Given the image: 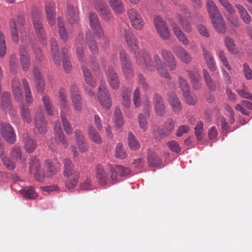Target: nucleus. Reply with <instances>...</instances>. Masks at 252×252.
<instances>
[{
    "mask_svg": "<svg viewBox=\"0 0 252 252\" xmlns=\"http://www.w3.org/2000/svg\"><path fill=\"white\" fill-rule=\"evenodd\" d=\"M33 74L36 80V87L39 93H43L45 89V82L43 76L39 69L34 66L33 67Z\"/></svg>",
    "mask_w": 252,
    "mask_h": 252,
    "instance_id": "393cba45",
    "label": "nucleus"
},
{
    "mask_svg": "<svg viewBox=\"0 0 252 252\" xmlns=\"http://www.w3.org/2000/svg\"><path fill=\"white\" fill-rule=\"evenodd\" d=\"M82 69L85 82L90 87H95L96 86V82L93 78L90 71L84 65H82Z\"/></svg>",
    "mask_w": 252,
    "mask_h": 252,
    "instance_id": "e433bc0d",
    "label": "nucleus"
},
{
    "mask_svg": "<svg viewBox=\"0 0 252 252\" xmlns=\"http://www.w3.org/2000/svg\"><path fill=\"white\" fill-rule=\"evenodd\" d=\"M19 56L22 69L24 71L28 70L30 66V56L25 46L21 45L20 47Z\"/></svg>",
    "mask_w": 252,
    "mask_h": 252,
    "instance_id": "2eb2a0df",
    "label": "nucleus"
},
{
    "mask_svg": "<svg viewBox=\"0 0 252 252\" xmlns=\"http://www.w3.org/2000/svg\"><path fill=\"white\" fill-rule=\"evenodd\" d=\"M203 55L205 62L211 71H215L217 66L215 63L214 58L211 53L204 47H202Z\"/></svg>",
    "mask_w": 252,
    "mask_h": 252,
    "instance_id": "7c9ffc66",
    "label": "nucleus"
},
{
    "mask_svg": "<svg viewBox=\"0 0 252 252\" xmlns=\"http://www.w3.org/2000/svg\"><path fill=\"white\" fill-rule=\"evenodd\" d=\"M45 171L42 174L46 177H51L55 175L57 172V169L55 166L53 162L50 159H46L44 163Z\"/></svg>",
    "mask_w": 252,
    "mask_h": 252,
    "instance_id": "72a5a7b5",
    "label": "nucleus"
},
{
    "mask_svg": "<svg viewBox=\"0 0 252 252\" xmlns=\"http://www.w3.org/2000/svg\"><path fill=\"white\" fill-rule=\"evenodd\" d=\"M124 32L125 38L128 48L131 52L136 54L139 46L135 36L129 28L126 29Z\"/></svg>",
    "mask_w": 252,
    "mask_h": 252,
    "instance_id": "f8f14e48",
    "label": "nucleus"
},
{
    "mask_svg": "<svg viewBox=\"0 0 252 252\" xmlns=\"http://www.w3.org/2000/svg\"><path fill=\"white\" fill-rule=\"evenodd\" d=\"M133 104L136 107H139L141 105L140 98V91L139 87H137L133 94Z\"/></svg>",
    "mask_w": 252,
    "mask_h": 252,
    "instance_id": "774afa93",
    "label": "nucleus"
},
{
    "mask_svg": "<svg viewBox=\"0 0 252 252\" xmlns=\"http://www.w3.org/2000/svg\"><path fill=\"white\" fill-rule=\"evenodd\" d=\"M118 174L121 177L127 176L130 174V170L128 167L115 165L110 166L106 173L102 165H96L95 177L101 186L109 187L118 182Z\"/></svg>",
    "mask_w": 252,
    "mask_h": 252,
    "instance_id": "f257e3e1",
    "label": "nucleus"
},
{
    "mask_svg": "<svg viewBox=\"0 0 252 252\" xmlns=\"http://www.w3.org/2000/svg\"><path fill=\"white\" fill-rule=\"evenodd\" d=\"M75 174H79V173L75 170L72 161L69 158L64 159L63 160V175L66 177Z\"/></svg>",
    "mask_w": 252,
    "mask_h": 252,
    "instance_id": "2f4dec72",
    "label": "nucleus"
},
{
    "mask_svg": "<svg viewBox=\"0 0 252 252\" xmlns=\"http://www.w3.org/2000/svg\"><path fill=\"white\" fill-rule=\"evenodd\" d=\"M172 30L177 38L185 45L189 44V40L184 33L181 31L179 26L175 23L173 22L171 24Z\"/></svg>",
    "mask_w": 252,
    "mask_h": 252,
    "instance_id": "bb28decb",
    "label": "nucleus"
},
{
    "mask_svg": "<svg viewBox=\"0 0 252 252\" xmlns=\"http://www.w3.org/2000/svg\"><path fill=\"white\" fill-rule=\"evenodd\" d=\"M45 13L49 24L53 26L56 23V13L55 3L49 2L45 5Z\"/></svg>",
    "mask_w": 252,
    "mask_h": 252,
    "instance_id": "aec40b11",
    "label": "nucleus"
},
{
    "mask_svg": "<svg viewBox=\"0 0 252 252\" xmlns=\"http://www.w3.org/2000/svg\"><path fill=\"white\" fill-rule=\"evenodd\" d=\"M106 75L110 86L114 90H117L120 86V80L113 67H108Z\"/></svg>",
    "mask_w": 252,
    "mask_h": 252,
    "instance_id": "a211bd4d",
    "label": "nucleus"
},
{
    "mask_svg": "<svg viewBox=\"0 0 252 252\" xmlns=\"http://www.w3.org/2000/svg\"><path fill=\"white\" fill-rule=\"evenodd\" d=\"M41 13L38 11H34L32 13V22L35 31L42 44L46 45L47 42L42 24L39 20L41 18Z\"/></svg>",
    "mask_w": 252,
    "mask_h": 252,
    "instance_id": "20e7f679",
    "label": "nucleus"
},
{
    "mask_svg": "<svg viewBox=\"0 0 252 252\" xmlns=\"http://www.w3.org/2000/svg\"><path fill=\"white\" fill-rule=\"evenodd\" d=\"M127 13L131 25L137 30H141L144 26V22L137 10L131 8L128 10Z\"/></svg>",
    "mask_w": 252,
    "mask_h": 252,
    "instance_id": "1a4fd4ad",
    "label": "nucleus"
},
{
    "mask_svg": "<svg viewBox=\"0 0 252 252\" xmlns=\"http://www.w3.org/2000/svg\"><path fill=\"white\" fill-rule=\"evenodd\" d=\"M148 117H146L144 116L143 114L140 113L139 114L138 116V122L139 126L141 128H142L144 131H145L148 126V123L147 121V118Z\"/></svg>",
    "mask_w": 252,
    "mask_h": 252,
    "instance_id": "0e129e2a",
    "label": "nucleus"
},
{
    "mask_svg": "<svg viewBox=\"0 0 252 252\" xmlns=\"http://www.w3.org/2000/svg\"><path fill=\"white\" fill-rule=\"evenodd\" d=\"M167 99L174 112L178 113L182 110V103L180 99L174 93L169 94Z\"/></svg>",
    "mask_w": 252,
    "mask_h": 252,
    "instance_id": "4be33fe9",
    "label": "nucleus"
},
{
    "mask_svg": "<svg viewBox=\"0 0 252 252\" xmlns=\"http://www.w3.org/2000/svg\"><path fill=\"white\" fill-rule=\"evenodd\" d=\"M54 135L56 139L61 143L64 148H66L69 144L67 140L63 131L60 122H56L54 126Z\"/></svg>",
    "mask_w": 252,
    "mask_h": 252,
    "instance_id": "f3484780",
    "label": "nucleus"
},
{
    "mask_svg": "<svg viewBox=\"0 0 252 252\" xmlns=\"http://www.w3.org/2000/svg\"><path fill=\"white\" fill-rule=\"evenodd\" d=\"M218 1L224 8L223 11L224 16L235 14V10L233 6L227 0H218Z\"/></svg>",
    "mask_w": 252,
    "mask_h": 252,
    "instance_id": "58836bf2",
    "label": "nucleus"
},
{
    "mask_svg": "<svg viewBox=\"0 0 252 252\" xmlns=\"http://www.w3.org/2000/svg\"><path fill=\"white\" fill-rule=\"evenodd\" d=\"M11 98L10 93L4 92L2 93L0 105L3 108H7L10 105Z\"/></svg>",
    "mask_w": 252,
    "mask_h": 252,
    "instance_id": "603ef678",
    "label": "nucleus"
},
{
    "mask_svg": "<svg viewBox=\"0 0 252 252\" xmlns=\"http://www.w3.org/2000/svg\"><path fill=\"white\" fill-rule=\"evenodd\" d=\"M4 166L9 170H13L15 167V163L5 155L1 158Z\"/></svg>",
    "mask_w": 252,
    "mask_h": 252,
    "instance_id": "680f3d73",
    "label": "nucleus"
},
{
    "mask_svg": "<svg viewBox=\"0 0 252 252\" xmlns=\"http://www.w3.org/2000/svg\"><path fill=\"white\" fill-rule=\"evenodd\" d=\"M173 51L182 62L188 64L191 62V55L183 47L175 46L173 48Z\"/></svg>",
    "mask_w": 252,
    "mask_h": 252,
    "instance_id": "dca6fc26",
    "label": "nucleus"
},
{
    "mask_svg": "<svg viewBox=\"0 0 252 252\" xmlns=\"http://www.w3.org/2000/svg\"><path fill=\"white\" fill-rule=\"evenodd\" d=\"M58 97L59 99L61 111L69 112L70 106L67 100L66 90L63 88H61L58 92Z\"/></svg>",
    "mask_w": 252,
    "mask_h": 252,
    "instance_id": "412c9836",
    "label": "nucleus"
},
{
    "mask_svg": "<svg viewBox=\"0 0 252 252\" xmlns=\"http://www.w3.org/2000/svg\"><path fill=\"white\" fill-rule=\"evenodd\" d=\"M21 194L26 198L35 199L37 197V194L32 187L23 189L20 190Z\"/></svg>",
    "mask_w": 252,
    "mask_h": 252,
    "instance_id": "a19ab883",
    "label": "nucleus"
},
{
    "mask_svg": "<svg viewBox=\"0 0 252 252\" xmlns=\"http://www.w3.org/2000/svg\"><path fill=\"white\" fill-rule=\"evenodd\" d=\"M30 171L34 175L36 180L42 182L44 180V176L42 174L40 160L36 157H32L30 163Z\"/></svg>",
    "mask_w": 252,
    "mask_h": 252,
    "instance_id": "6e6552de",
    "label": "nucleus"
},
{
    "mask_svg": "<svg viewBox=\"0 0 252 252\" xmlns=\"http://www.w3.org/2000/svg\"><path fill=\"white\" fill-rule=\"evenodd\" d=\"M203 74L205 80V82H206L208 87H209L212 90L215 89L216 88L215 84L212 81L209 72L207 71L206 69H203Z\"/></svg>",
    "mask_w": 252,
    "mask_h": 252,
    "instance_id": "13d9d810",
    "label": "nucleus"
},
{
    "mask_svg": "<svg viewBox=\"0 0 252 252\" xmlns=\"http://www.w3.org/2000/svg\"><path fill=\"white\" fill-rule=\"evenodd\" d=\"M67 179L65 183L66 188L72 189L76 187L78 181L79 174H75L70 176H66Z\"/></svg>",
    "mask_w": 252,
    "mask_h": 252,
    "instance_id": "79ce46f5",
    "label": "nucleus"
},
{
    "mask_svg": "<svg viewBox=\"0 0 252 252\" xmlns=\"http://www.w3.org/2000/svg\"><path fill=\"white\" fill-rule=\"evenodd\" d=\"M87 131L89 138L91 141L96 144H101L102 143L100 135L92 125L88 126Z\"/></svg>",
    "mask_w": 252,
    "mask_h": 252,
    "instance_id": "c85d7f7f",
    "label": "nucleus"
},
{
    "mask_svg": "<svg viewBox=\"0 0 252 252\" xmlns=\"http://www.w3.org/2000/svg\"><path fill=\"white\" fill-rule=\"evenodd\" d=\"M67 112L61 111V116L64 130L67 134H70L72 132V128L70 123L65 117V113Z\"/></svg>",
    "mask_w": 252,
    "mask_h": 252,
    "instance_id": "09e8293b",
    "label": "nucleus"
},
{
    "mask_svg": "<svg viewBox=\"0 0 252 252\" xmlns=\"http://www.w3.org/2000/svg\"><path fill=\"white\" fill-rule=\"evenodd\" d=\"M1 133L4 139L8 143L13 144L16 141V134L11 125L4 123L1 126Z\"/></svg>",
    "mask_w": 252,
    "mask_h": 252,
    "instance_id": "ddd939ff",
    "label": "nucleus"
},
{
    "mask_svg": "<svg viewBox=\"0 0 252 252\" xmlns=\"http://www.w3.org/2000/svg\"><path fill=\"white\" fill-rule=\"evenodd\" d=\"M97 97L101 105L104 108L109 109L112 105V101L106 83L100 81L97 92Z\"/></svg>",
    "mask_w": 252,
    "mask_h": 252,
    "instance_id": "7ed1b4c3",
    "label": "nucleus"
},
{
    "mask_svg": "<svg viewBox=\"0 0 252 252\" xmlns=\"http://www.w3.org/2000/svg\"><path fill=\"white\" fill-rule=\"evenodd\" d=\"M6 50L5 37L3 33L0 32V58H2L6 55Z\"/></svg>",
    "mask_w": 252,
    "mask_h": 252,
    "instance_id": "5fc2aeb1",
    "label": "nucleus"
},
{
    "mask_svg": "<svg viewBox=\"0 0 252 252\" xmlns=\"http://www.w3.org/2000/svg\"><path fill=\"white\" fill-rule=\"evenodd\" d=\"M155 26L157 32L163 39L167 40L170 37V32L165 21L159 16L154 17Z\"/></svg>",
    "mask_w": 252,
    "mask_h": 252,
    "instance_id": "423d86ee",
    "label": "nucleus"
},
{
    "mask_svg": "<svg viewBox=\"0 0 252 252\" xmlns=\"http://www.w3.org/2000/svg\"><path fill=\"white\" fill-rule=\"evenodd\" d=\"M113 10L118 14H122L125 10L122 0H108Z\"/></svg>",
    "mask_w": 252,
    "mask_h": 252,
    "instance_id": "4c0bfd02",
    "label": "nucleus"
},
{
    "mask_svg": "<svg viewBox=\"0 0 252 252\" xmlns=\"http://www.w3.org/2000/svg\"><path fill=\"white\" fill-rule=\"evenodd\" d=\"M115 156L117 158L123 159L126 157L125 151L123 149L122 145L118 144L116 147Z\"/></svg>",
    "mask_w": 252,
    "mask_h": 252,
    "instance_id": "69168bd1",
    "label": "nucleus"
},
{
    "mask_svg": "<svg viewBox=\"0 0 252 252\" xmlns=\"http://www.w3.org/2000/svg\"><path fill=\"white\" fill-rule=\"evenodd\" d=\"M11 157L14 159H19L23 166L26 167L27 165V157L23 154L20 146L15 145L11 150L10 153Z\"/></svg>",
    "mask_w": 252,
    "mask_h": 252,
    "instance_id": "b1692460",
    "label": "nucleus"
},
{
    "mask_svg": "<svg viewBox=\"0 0 252 252\" xmlns=\"http://www.w3.org/2000/svg\"><path fill=\"white\" fill-rule=\"evenodd\" d=\"M153 105L156 114L163 117L166 114V106L162 97L158 94H155L153 97Z\"/></svg>",
    "mask_w": 252,
    "mask_h": 252,
    "instance_id": "4468645a",
    "label": "nucleus"
},
{
    "mask_svg": "<svg viewBox=\"0 0 252 252\" xmlns=\"http://www.w3.org/2000/svg\"><path fill=\"white\" fill-rule=\"evenodd\" d=\"M51 49L54 62L56 63H59L60 62V54L59 52V48L57 41L55 38L51 39Z\"/></svg>",
    "mask_w": 252,
    "mask_h": 252,
    "instance_id": "f704fd0d",
    "label": "nucleus"
},
{
    "mask_svg": "<svg viewBox=\"0 0 252 252\" xmlns=\"http://www.w3.org/2000/svg\"><path fill=\"white\" fill-rule=\"evenodd\" d=\"M95 8L104 21H108L111 19V12L106 4L102 3L99 6L95 5Z\"/></svg>",
    "mask_w": 252,
    "mask_h": 252,
    "instance_id": "c756f323",
    "label": "nucleus"
},
{
    "mask_svg": "<svg viewBox=\"0 0 252 252\" xmlns=\"http://www.w3.org/2000/svg\"><path fill=\"white\" fill-rule=\"evenodd\" d=\"M127 141L129 147L131 150H136L140 148L139 141L131 132L128 133Z\"/></svg>",
    "mask_w": 252,
    "mask_h": 252,
    "instance_id": "37998d69",
    "label": "nucleus"
},
{
    "mask_svg": "<svg viewBox=\"0 0 252 252\" xmlns=\"http://www.w3.org/2000/svg\"><path fill=\"white\" fill-rule=\"evenodd\" d=\"M9 28L12 40L15 42H18L19 40V35L17 29V25L15 21L10 20L9 22Z\"/></svg>",
    "mask_w": 252,
    "mask_h": 252,
    "instance_id": "8fccbe9b",
    "label": "nucleus"
},
{
    "mask_svg": "<svg viewBox=\"0 0 252 252\" xmlns=\"http://www.w3.org/2000/svg\"><path fill=\"white\" fill-rule=\"evenodd\" d=\"M20 112L21 117L25 122L28 124L32 122V116L28 106L22 103L20 107Z\"/></svg>",
    "mask_w": 252,
    "mask_h": 252,
    "instance_id": "c9c22d12",
    "label": "nucleus"
},
{
    "mask_svg": "<svg viewBox=\"0 0 252 252\" xmlns=\"http://www.w3.org/2000/svg\"><path fill=\"white\" fill-rule=\"evenodd\" d=\"M203 128V123L201 122H198L194 128L196 137L199 141L202 139Z\"/></svg>",
    "mask_w": 252,
    "mask_h": 252,
    "instance_id": "e2e57ef3",
    "label": "nucleus"
},
{
    "mask_svg": "<svg viewBox=\"0 0 252 252\" xmlns=\"http://www.w3.org/2000/svg\"><path fill=\"white\" fill-rule=\"evenodd\" d=\"M114 122L117 128L121 127L124 124L121 111L119 107H116L115 109Z\"/></svg>",
    "mask_w": 252,
    "mask_h": 252,
    "instance_id": "49530a36",
    "label": "nucleus"
},
{
    "mask_svg": "<svg viewBox=\"0 0 252 252\" xmlns=\"http://www.w3.org/2000/svg\"><path fill=\"white\" fill-rule=\"evenodd\" d=\"M235 7L238 9L242 21L246 24H249L251 21V17L247 12L246 9L240 4H236Z\"/></svg>",
    "mask_w": 252,
    "mask_h": 252,
    "instance_id": "ea45409f",
    "label": "nucleus"
},
{
    "mask_svg": "<svg viewBox=\"0 0 252 252\" xmlns=\"http://www.w3.org/2000/svg\"><path fill=\"white\" fill-rule=\"evenodd\" d=\"M76 54L78 60L82 63H84L86 61V57L84 55V49L83 48L81 43L77 44Z\"/></svg>",
    "mask_w": 252,
    "mask_h": 252,
    "instance_id": "bf43d9fd",
    "label": "nucleus"
},
{
    "mask_svg": "<svg viewBox=\"0 0 252 252\" xmlns=\"http://www.w3.org/2000/svg\"><path fill=\"white\" fill-rule=\"evenodd\" d=\"M188 72L192 82L193 87L195 89H198L200 88L199 82L200 80V76L199 72L197 70L193 71H189Z\"/></svg>",
    "mask_w": 252,
    "mask_h": 252,
    "instance_id": "de8ad7c7",
    "label": "nucleus"
},
{
    "mask_svg": "<svg viewBox=\"0 0 252 252\" xmlns=\"http://www.w3.org/2000/svg\"><path fill=\"white\" fill-rule=\"evenodd\" d=\"M90 26L95 35L102 36L104 35V30L100 23L97 15L94 12L89 14Z\"/></svg>",
    "mask_w": 252,
    "mask_h": 252,
    "instance_id": "9d476101",
    "label": "nucleus"
},
{
    "mask_svg": "<svg viewBox=\"0 0 252 252\" xmlns=\"http://www.w3.org/2000/svg\"><path fill=\"white\" fill-rule=\"evenodd\" d=\"M86 43L90 51L93 54L97 53L98 51V45L92 32L88 30L86 32Z\"/></svg>",
    "mask_w": 252,
    "mask_h": 252,
    "instance_id": "cd10ccee",
    "label": "nucleus"
},
{
    "mask_svg": "<svg viewBox=\"0 0 252 252\" xmlns=\"http://www.w3.org/2000/svg\"><path fill=\"white\" fill-rule=\"evenodd\" d=\"M218 56L223 65L228 69L231 70V68L229 65L227 60L225 56L224 52L222 50H219L218 51Z\"/></svg>",
    "mask_w": 252,
    "mask_h": 252,
    "instance_id": "338daca9",
    "label": "nucleus"
},
{
    "mask_svg": "<svg viewBox=\"0 0 252 252\" xmlns=\"http://www.w3.org/2000/svg\"><path fill=\"white\" fill-rule=\"evenodd\" d=\"M59 32L62 39L66 40L67 39V32L64 28V24L61 18L58 20Z\"/></svg>",
    "mask_w": 252,
    "mask_h": 252,
    "instance_id": "052dcab7",
    "label": "nucleus"
},
{
    "mask_svg": "<svg viewBox=\"0 0 252 252\" xmlns=\"http://www.w3.org/2000/svg\"><path fill=\"white\" fill-rule=\"evenodd\" d=\"M160 54L166 68H168L170 71L175 70L177 67V62L173 54L165 49H162Z\"/></svg>",
    "mask_w": 252,
    "mask_h": 252,
    "instance_id": "9b49d317",
    "label": "nucleus"
},
{
    "mask_svg": "<svg viewBox=\"0 0 252 252\" xmlns=\"http://www.w3.org/2000/svg\"><path fill=\"white\" fill-rule=\"evenodd\" d=\"M123 72L127 78H130L133 74L130 62L121 65Z\"/></svg>",
    "mask_w": 252,
    "mask_h": 252,
    "instance_id": "864d4df0",
    "label": "nucleus"
},
{
    "mask_svg": "<svg viewBox=\"0 0 252 252\" xmlns=\"http://www.w3.org/2000/svg\"><path fill=\"white\" fill-rule=\"evenodd\" d=\"M215 30L219 33H224L226 31V26L221 14L210 19Z\"/></svg>",
    "mask_w": 252,
    "mask_h": 252,
    "instance_id": "a878e982",
    "label": "nucleus"
},
{
    "mask_svg": "<svg viewBox=\"0 0 252 252\" xmlns=\"http://www.w3.org/2000/svg\"><path fill=\"white\" fill-rule=\"evenodd\" d=\"M176 18V19L179 21L182 26V28L186 32L189 33L192 31V27L189 22L183 18L181 14H178Z\"/></svg>",
    "mask_w": 252,
    "mask_h": 252,
    "instance_id": "c03bdc74",
    "label": "nucleus"
},
{
    "mask_svg": "<svg viewBox=\"0 0 252 252\" xmlns=\"http://www.w3.org/2000/svg\"><path fill=\"white\" fill-rule=\"evenodd\" d=\"M22 142L25 150L28 153H32L37 147L36 140L32 138L28 133L23 134Z\"/></svg>",
    "mask_w": 252,
    "mask_h": 252,
    "instance_id": "6ab92c4d",
    "label": "nucleus"
},
{
    "mask_svg": "<svg viewBox=\"0 0 252 252\" xmlns=\"http://www.w3.org/2000/svg\"><path fill=\"white\" fill-rule=\"evenodd\" d=\"M186 102L189 105H195L197 103L196 96L190 91L183 94Z\"/></svg>",
    "mask_w": 252,
    "mask_h": 252,
    "instance_id": "3c124183",
    "label": "nucleus"
},
{
    "mask_svg": "<svg viewBox=\"0 0 252 252\" xmlns=\"http://www.w3.org/2000/svg\"><path fill=\"white\" fill-rule=\"evenodd\" d=\"M22 83L25 94L26 101L28 103H31L32 102L33 98L29 83L27 80L25 79H23L22 80Z\"/></svg>",
    "mask_w": 252,
    "mask_h": 252,
    "instance_id": "a18cd8bd",
    "label": "nucleus"
},
{
    "mask_svg": "<svg viewBox=\"0 0 252 252\" xmlns=\"http://www.w3.org/2000/svg\"><path fill=\"white\" fill-rule=\"evenodd\" d=\"M33 121L36 128L40 133L43 134L46 132L47 123L41 107L34 110Z\"/></svg>",
    "mask_w": 252,
    "mask_h": 252,
    "instance_id": "39448f33",
    "label": "nucleus"
},
{
    "mask_svg": "<svg viewBox=\"0 0 252 252\" xmlns=\"http://www.w3.org/2000/svg\"><path fill=\"white\" fill-rule=\"evenodd\" d=\"M136 63L142 68L153 71L157 69L159 74L166 79L170 78L167 68L159 55L156 54L152 58L148 52H141L135 56Z\"/></svg>",
    "mask_w": 252,
    "mask_h": 252,
    "instance_id": "f03ea898",
    "label": "nucleus"
},
{
    "mask_svg": "<svg viewBox=\"0 0 252 252\" xmlns=\"http://www.w3.org/2000/svg\"><path fill=\"white\" fill-rule=\"evenodd\" d=\"M70 93L74 109L76 111H81L83 108L82 99L78 87L75 85H71Z\"/></svg>",
    "mask_w": 252,
    "mask_h": 252,
    "instance_id": "0eeeda50",
    "label": "nucleus"
},
{
    "mask_svg": "<svg viewBox=\"0 0 252 252\" xmlns=\"http://www.w3.org/2000/svg\"><path fill=\"white\" fill-rule=\"evenodd\" d=\"M175 122L172 119L168 118L164 123L162 128L158 130L159 136L165 137L170 135L175 128Z\"/></svg>",
    "mask_w": 252,
    "mask_h": 252,
    "instance_id": "5701e85b",
    "label": "nucleus"
},
{
    "mask_svg": "<svg viewBox=\"0 0 252 252\" xmlns=\"http://www.w3.org/2000/svg\"><path fill=\"white\" fill-rule=\"evenodd\" d=\"M68 13L70 18L69 20L70 22H76L78 19V11L74 7L69 6L68 8Z\"/></svg>",
    "mask_w": 252,
    "mask_h": 252,
    "instance_id": "4d7b16f0",
    "label": "nucleus"
},
{
    "mask_svg": "<svg viewBox=\"0 0 252 252\" xmlns=\"http://www.w3.org/2000/svg\"><path fill=\"white\" fill-rule=\"evenodd\" d=\"M131 93L130 91L123 92L122 94V104L126 108H128L131 104Z\"/></svg>",
    "mask_w": 252,
    "mask_h": 252,
    "instance_id": "6e6d98bb",
    "label": "nucleus"
},
{
    "mask_svg": "<svg viewBox=\"0 0 252 252\" xmlns=\"http://www.w3.org/2000/svg\"><path fill=\"white\" fill-rule=\"evenodd\" d=\"M206 7L210 18L220 15L218 7L213 0H207Z\"/></svg>",
    "mask_w": 252,
    "mask_h": 252,
    "instance_id": "473e14b6",
    "label": "nucleus"
}]
</instances>
